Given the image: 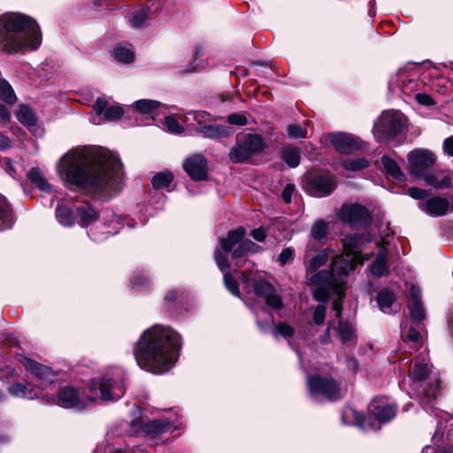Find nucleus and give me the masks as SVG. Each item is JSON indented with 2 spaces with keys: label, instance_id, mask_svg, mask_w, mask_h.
Masks as SVG:
<instances>
[{
  "label": "nucleus",
  "instance_id": "obj_1",
  "mask_svg": "<svg viewBox=\"0 0 453 453\" xmlns=\"http://www.w3.org/2000/svg\"><path fill=\"white\" fill-rule=\"evenodd\" d=\"M64 181L100 197L108 198L121 188L123 172L118 157L104 148H77L65 153L58 164Z\"/></svg>",
  "mask_w": 453,
  "mask_h": 453
},
{
  "label": "nucleus",
  "instance_id": "obj_2",
  "mask_svg": "<svg viewBox=\"0 0 453 453\" xmlns=\"http://www.w3.org/2000/svg\"><path fill=\"white\" fill-rule=\"evenodd\" d=\"M180 347L181 338L176 331L154 326L141 335L134 352L142 369L161 374L175 365Z\"/></svg>",
  "mask_w": 453,
  "mask_h": 453
},
{
  "label": "nucleus",
  "instance_id": "obj_3",
  "mask_svg": "<svg viewBox=\"0 0 453 453\" xmlns=\"http://www.w3.org/2000/svg\"><path fill=\"white\" fill-rule=\"evenodd\" d=\"M371 242L370 234H354L344 237L342 254L333 258L331 270H321L310 278V283L314 287L313 296L316 300H326L330 288L341 291L342 277L352 272L357 265L363 264L370 258L369 256H363L361 250Z\"/></svg>",
  "mask_w": 453,
  "mask_h": 453
},
{
  "label": "nucleus",
  "instance_id": "obj_4",
  "mask_svg": "<svg viewBox=\"0 0 453 453\" xmlns=\"http://www.w3.org/2000/svg\"><path fill=\"white\" fill-rule=\"evenodd\" d=\"M42 43L39 25L30 17L9 12L0 16V50L7 54L35 50Z\"/></svg>",
  "mask_w": 453,
  "mask_h": 453
},
{
  "label": "nucleus",
  "instance_id": "obj_5",
  "mask_svg": "<svg viewBox=\"0 0 453 453\" xmlns=\"http://www.w3.org/2000/svg\"><path fill=\"white\" fill-rule=\"evenodd\" d=\"M89 394L84 395L72 386H65L58 389L56 403L63 408L83 410L96 400H117L125 394V385L119 372H106L100 381L92 382L88 388Z\"/></svg>",
  "mask_w": 453,
  "mask_h": 453
},
{
  "label": "nucleus",
  "instance_id": "obj_6",
  "mask_svg": "<svg viewBox=\"0 0 453 453\" xmlns=\"http://www.w3.org/2000/svg\"><path fill=\"white\" fill-rule=\"evenodd\" d=\"M246 231L242 226L228 232L226 238H220L219 247L215 250V260L218 267L225 272L228 267L226 257L223 255L232 252V259L235 260V266L241 267L247 262L242 259L248 254L258 252L261 248L250 239L244 238Z\"/></svg>",
  "mask_w": 453,
  "mask_h": 453
},
{
  "label": "nucleus",
  "instance_id": "obj_7",
  "mask_svg": "<svg viewBox=\"0 0 453 453\" xmlns=\"http://www.w3.org/2000/svg\"><path fill=\"white\" fill-rule=\"evenodd\" d=\"M410 387L418 395L434 399L440 391V373L425 358H414L410 369Z\"/></svg>",
  "mask_w": 453,
  "mask_h": 453
},
{
  "label": "nucleus",
  "instance_id": "obj_8",
  "mask_svg": "<svg viewBox=\"0 0 453 453\" xmlns=\"http://www.w3.org/2000/svg\"><path fill=\"white\" fill-rule=\"evenodd\" d=\"M212 116L204 111H194L185 114L183 122L188 129L194 130L203 138L219 139L231 134L229 127L213 124Z\"/></svg>",
  "mask_w": 453,
  "mask_h": 453
},
{
  "label": "nucleus",
  "instance_id": "obj_9",
  "mask_svg": "<svg viewBox=\"0 0 453 453\" xmlns=\"http://www.w3.org/2000/svg\"><path fill=\"white\" fill-rule=\"evenodd\" d=\"M266 144L260 134H240L236 136L235 144L231 149L228 157L234 163H245L254 154L262 151Z\"/></svg>",
  "mask_w": 453,
  "mask_h": 453
},
{
  "label": "nucleus",
  "instance_id": "obj_10",
  "mask_svg": "<svg viewBox=\"0 0 453 453\" xmlns=\"http://www.w3.org/2000/svg\"><path fill=\"white\" fill-rule=\"evenodd\" d=\"M255 280V274L252 271H246L241 273V280L245 289L248 290L250 288H252L257 296L265 300L267 305L273 309H280L282 307V300L280 296L276 294L273 286L265 280H256L251 284V281Z\"/></svg>",
  "mask_w": 453,
  "mask_h": 453
},
{
  "label": "nucleus",
  "instance_id": "obj_11",
  "mask_svg": "<svg viewBox=\"0 0 453 453\" xmlns=\"http://www.w3.org/2000/svg\"><path fill=\"white\" fill-rule=\"evenodd\" d=\"M402 127L397 113L385 111L374 125L373 134L378 142H383L394 139L400 133Z\"/></svg>",
  "mask_w": 453,
  "mask_h": 453
},
{
  "label": "nucleus",
  "instance_id": "obj_12",
  "mask_svg": "<svg viewBox=\"0 0 453 453\" xmlns=\"http://www.w3.org/2000/svg\"><path fill=\"white\" fill-rule=\"evenodd\" d=\"M307 383L310 394L314 399L319 395L329 400H336L342 396L339 386L330 377L311 376L308 377Z\"/></svg>",
  "mask_w": 453,
  "mask_h": 453
},
{
  "label": "nucleus",
  "instance_id": "obj_13",
  "mask_svg": "<svg viewBox=\"0 0 453 453\" xmlns=\"http://www.w3.org/2000/svg\"><path fill=\"white\" fill-rule=\"evenodd\" d=\"M434 154L425 149H416L408 154L410 173L416 179L422 176L435 163Z\"/></svg>",
  "mask_w": 453,
  "mask_h": 453
},
{
  "label": "nucleus",
  "instance_id": "obj_14",
  "mask_svg": "<svg viewBox=\"0 0 453 453\" xmlns=\"http://www.w3.org/2000/svg\"><path fill=\"white\" fill-rule=\"evenodd\" d=\"M337 217L353 227L365 226L370 220V214L367 209L357 203H344L338 211Z\"/></svg>",
  "mask_w": 453,
  "mask_h": 453
},
{
  "label": "nucleus",
  "instance_id": "obj_15",
  "mask_svg": "<svg viewBox=\"0 0 453 453\" xmlns=\"http://www.w3.org/2000/svg\"><path fill=\"white\" fill-rule=\"evenodd\" d=\"M368 411L380 423H385L391 420L396 413L395 405L389 403L384 397L374 398L369 404Z\"/></svg>",
  "mask_w": 453,
  "mask_h": 453
},
{
  "label": "nucleus",
  "instance_id": "obj_16",
  "mask_svg": "<svg viewBox=\"0 0 453 453\" xmlns=\"http://www.w3.org/2000/svg\"><path fill=\"white\" fill-rule=\"evenodd\" d=\"M315 250V245L310 242L305 248V254L303 257L307 274L315 273L319 267L326 263L329 256L333 254V250L331 249H324L315 256L311 257V253Z\"/></svg>",
  "mask_w": 453,
  "mask_h": 453
},
{
  "label": "nucleus",
  "instance_id": "obj_17",
  "mask_svg": "<svg viewBox=\"0 0 453 453\" xmlns=\"http://www.w3.org/2000/svg\"><path fill=\"white\" fill-rule=\"evenodd\" d=\"M184 169L195 180H202L207 178V161L200 154L189 157L184 163Z\"/></svg>",
  "mask_w": 453,
  "mask_h": 453
},
{
  "label": "nucleus",
  "instance_id": "obj_18",
  "mask_svg": "<svg viewBox=\"0 0 453 453\" xmlns=\"http://www.w3.org/2000/svg\"><path fill=\"white\" fill-rule=\"evenodd\" d=\"M17 358L27 372H30L40 380H45L52 382L54 374L50 368L23 355H18Z\"/></svg>",
  "mask_w": 453,
  "mask_h": 453
},
{
  "label": "nucleus",
  "instance_id": "obj_19",
  "mask_svg": "<svg viewBox=\"0 0 453 453\" xmlns=\"http://www.w3.org/2000/svg\"><path fill=\"white\" fill-rule=\"evenodd\" d=\"M331 142L334 149L342 154H349L360 148L356 137L349 134L339 133L332 135Z\"/></svg>",
  "mask_w": 453,
  "mask_h": 453
},
{
  "label": "nucleus",
  "instance_id": "obj_20",
  "mask_svg": "<svg viewBox=\"0 0 453 453\" xmlns=\"http://www.w3.org/2000/svg\"><path fill=\"white\" fill-rule=\"evenodd\" d=\"M93 109L98 114L104 113V118L108 121L118 120L124 114V109L121 106H109L108 101L104 97H98L93 106Z\"/></svg>",
  "mask_w": 453,
  "mask_h": 453
},
{
  "label": "nucleus",
  "instance_id": "obj_21",
  "mask_svg": "<svg viewBox=\"0 0 453 453\" xmlns=\"http://www.w3.org/2000/svg\"><path fill=\"white\" fill-rule=\"evenodd\" d=\"M421 210L433 217L443 216L449 208V202L446 198L434 196L424 201L420 206Z\"/></svg>",
  "mask_w": 453,
  "mask_h": 453
},
{
  "label": "nucleus",
  "instance_id": "obj_22",
  "mask_svg": "<svg viewBox=\"0 0 453 453\" xmlns=\"http://www.w3.org/2000/svg\"><path fill=\"white\" fill-rule=\"evenodd\" d=\"M134 425L139 426L144 433L151 436H156L173 429V425L168 419H153L145 423L142 420H135Z\"/></svg>",
  "mask_w": 453,
  "mask_h": 453
},
{
  "label": "nucleus",
  "instance_id": "obj_23",
  "mask_svg": "<svg viewBox=\"0 0 453 453\" xmlns=\"http://www.w3.org/2000/svg\"><path fill=\"white\" fill-rule=\"evenodd\" d=\"M411 303L409 305L410 314L416 322H422L426 318L425 309L421 303V292L418 286L411 285L410 288Z\"/></svg>",
  "mask_w": 453,
  "mask_h": 453
},
{
  "label": "nucleus",
  "instance_id": "obj_24",
  "mask_svg": "<svg viewBox=\"0 0 453 453\" xmlns=\"http://www.w3.org/2000/svg\"><path fill=\"white\" fill-rule=\"evenodd\" d=\"M311 187L317 196H326L335 188L336 181L333 176L318 175L312 179Z\"/></svg>",
  "mask_w": 453,
  "mask_h": 453
},
{
  "label": "nucleus",
  "instance_id": "obj_25",
  "mask_svg": "<svg viewBox=\"0 0 453 453\" xmlns=\"http://www.w3.org/2000/svg\"><path fill=\"white\" fill-rule=\"evenodd\" d=\"M417 179L423 180L427 186H432L435 188H445L450 186L449 176L442 171H435L433 173L426 171L422 176Z\"/></svg>",
  "mask_w": 453,
  "mask_h": 453
},
{
  "label": "nucleus",
  "instance_id": "obj_26",
  "mask_svg": "<svg viewBox=\"0 0 453 453\" xmlns=\"http://www.w3.org/2000/svg\"><path fill=\"white\" fill-rule=\"evenodd\" d=\"M371 273L376 277L388 275L389 273L388 265V253L386 249H381L377 255L375 261L370 266Z\"/></svg>",
  "mask_w": 453,
  "mask_h": 453
},
{
  "label": "nucleus",
  "instance_id": "obj_27",
  "mask_svg": "<svg viewBox=\"0 0 453 453\" xmlns=\"http://www.w3.org/2000/svg\"><path fill=\"white\" fill-rule=\"evenodd\" d=\"M8 392L14 397L34 399L39 395V393L34 388H30L23 383H14L8 387Z\"/></svg>",
  "mask_w": 453,
  "mask_h": 453
},
{
  "label": "nucleus",
  "instance_id": "obj_28",
  "mask_svg": "<svg viewBox=\"0 0 453 453\" xmlns=\"http://www.w3.org/2000/svg\"><path fill=\"white\" fill-rule=\"evenodd\" d=\"M76 211L81 218L80 225L81 226H88L97 219V212L88 203L79 206Z\"/></svg>",
  "mask_w": 453,
  "mask_h": 453
},
{
  "label": "nucleus",
  "instance_id": "obj_29",
  "mask_svg": "<svg viewBox=\"0 0 453 453\" xmlns=\"http://www.w3.org/2000/svg\"><path fill=\"white\" fill-rule=\"evenodd\" d=\"M56 218L58 223L64 226H72L76 220L73 211L63 204H59L56 208Z\"/></svg>",
  "mask_w": 453,
  "mask_h": 453
},
{
  "label": "nucleus",
  "instance_id": "obj_30",
  "mask_svg": "<svg viewBox=\"0 0 453 453\" xmlns=\"http://www.w3.org/2000/svg\"><path fill=\"white\" fill-rule=\"evenodd\" d=\"M381 164L387 175L390 176L391 178L396 180H403V174L399 165L394 159L390 158L388 156H383L381 157Z\"/></svg>",
  "mask_w": 453,
  "mask_h": 453
},
{
  "label": "nucleus",
  "instance_id": "obj_31",
  "mask_svg": "<svg viewBox=\"0 0 453 453\" xmlns=\"http://www.w3.org/2000/svg\"><path fill=\"white\" fill-rule=\"evenodd\" d=\"M12 225V209L6 199L0 195V231Z\"/></svg>",
  "mask_w": 453,
  "mask_h": 453
},
{
  "label": "nucleus",
  "instance_id": "obj_32",
  "mask_svg": "<svg viewBox=\"0 0 453 453\" xmlns=\"http://www.w3.org/2000/svg\"><path fill=\"white\" fill-rule=\"evenodd\" d=\"M395 299L394 293L388 289L381 290L377 296L378 305L384 313H389Z\"/></svg>",
  "mask_w": 453,
  "mask_h": 453
},
{
  "label": "nucleus",
  "instance_id": "obj_33",
  "mask_svg": "<svg viewBox=\"0 0 453 453\" xmlns=\"http://www.w3.org/2000/svg\"><path fill=\"white\" fill-rule=\"evenodd\" d=\"M18 120L24 126L32 127L36 124V117L31 108L27 105H20L17 112Z\"/></svg>",
  "mask_w": 453,
  "mask_h": 453
},
{
  "label": "nucleus",
  "instance_id": "obj_34",
  "mask_svg": "<svg viewBox=\"0 0 453 453\" xmlns=\"http://www.w3.org/2000/svg\"><path fill=\"white\" fill-rule=\"evenodd\" d=\"M160 103L158 101L150 100V99H142L138 100L134 103L135 110L138 112L143 114H152L154 113L159 107Z\"/></svg>",
  "mask_w": 453,
  "mask_h": 453
},
{
  "label": "nucleus",
  "instance_id": "obj_35",
  "mask_svg": "<svg viewBox=\"0 0 453 453\" xmlns=\"http://www.w3.org/2000/svg\"><path fill=\"white\" fill-rule=\"evenodd\" d=\"M173 180V175L169 171L157 173L153 176L151 183L154 188L160 189L166 188Z\"/></svg>",
  "mask_w": 453,
  "mask_h": 453
},
{
  "label": "nucleus",
  "instance_id": "obj_36",
  "mask_svg": "<svg viewBox=\"0 0 453 453\" xmlns=\"http://www.w3.org/2000/svg\"><path fill=\"white\" fill-rule=\"evenodd\" d=\"M0 99L6 102L9 104H15L17 97L16 95L9 84V82L5 80H0Z\"/></svg>",
  "mask_w": 453,
  "mask_h": 453
},
{
  "label": "nucleus",
  "instance_id": "obj_37",
  "mask_svg": "<svg viewBox=\"0 0 453 453\" xmlns=\"http://www.w3.org/2000/svg\"><path fill=\"white\" fill-rule=\"evenodd\" d=\"M327 230L328 224L323 219H318L311 227V236L316 241H321L326 238Z\"/></svg>",
  "mask_w": 453,
  "mask_h": 453
},
{
  "label": "nucleus",
  "instance_id": "obj_38",
  "mask_svg": "<svg viewBox=\"0 0 453 453\" xmlns=\"http://www.w3.org/2000/svg\"><path fill=\"white\" fill-rule=\"evenodd\" d=\"M338 333L341 340L343 342H352L356 337L355 329L353 326L348 322H339Z\"/></svg>",
  "mask_w": 453,
  "mask_h": 453
},
{
  "label": "nucleus",
  "instance_id": "obj_39",
  "mask_svg": "<svg viewBox=\"0 0 453 453\" xmlns=\"http://www.w3.org/2000/svg\"><path fill=\"white\" fill-rule=\"evenodd\" d=\"M283 159L290 167H296L300 163V151L296 148L288 147L283 150Z\"/></svg>",
  "mask_w": 453,
  "mask_h": 453
},
{
  "label": "nucleus",
  "instance_id": "obj_40",
  "mask_svg": "<svg viewBox=\"0 0 453 453\" xmlns=\"http://www.w3.org/2000/svg\"><path fill=\"white\" fill-rule=\"evenodd\" d=\"M345 281H344V277H342V283L341 285V291H337L335 288H330L328 289V296L329 297V295L331 292H334L335 293L337 296H338V299L337 300H334L333 302V310L335 312V317L337 319H339L341 317V314H342V305H341V303H342V300L344 296V289H343V285H344ZM328 298L326 299V301L327 300ZM319 302H325V300H319Z\"/></svg>",
  "mask_w": 453,
  "mask_h": 453
},
{
  "label": "nucleus",
  "instance_id": "obj_41",
  "mask_svg": "<svg viewBox=\"0 0 453 453\" xmlns=\"http://www.w3.org/2000/svg\"><path fill=\"white\" fill-rule=\"evenodd\" d=\"M112 56L115 59L122 63H131L134 60L133 51L122 46H117L112 50Z\"/></svg>",
  "mask_w": 453,
  "mask_h": 453
},
{
  "label": "nucleus",
  "instance_id": "obj_42",
  "mask_svg": "<svg viewBox=\"0 0 453 453\" xmlns=\"http://www.w3.org/2000/svg\"><path fill=\"white\" fill-rule=\"evenodd\" d=\"M149 19V13L147 10H141L134 12L129 16V22L134 28H140L143 27L146 21Z\"/></svg>",
  "mask_w": 453,
  "mask_h": 453
},
{
  "label": "nucleus",
  "instance_id": "obj_43",
  "mask_svg": "<svg viewBox=\"0 0 453 453\" xmlns=\"http://www.w3.org/2000/svg\"><path fill=\"white\" fill-rule=\"evenodd\" d=\"M342 165L348 171H357L367 167L369 163L366 159L359 157L344 160Z\"/></svg>",
  "mask_w": 453,
  "mask_h": 453
},
{
  "label": "nucleus",
  "instance_id": "obj_44",
  "mask_svg": "<svg viewBox=\"0 0 453 453\" xmlns=\"http://www.w3.org/2000/svg\"><path fill=\"white\" fill-rule=\"evenodd\" d=\"M287 134L288 137L293 139L308 137V131L305 127L299 124H290L287 127Z\"/></svg>",
  "mask_w": 453,
  "mask_h": 453
},
{
  "label": "nucleus",
  "instance_id": "obj_45",
  "mask_svg": "<svg viewBox=\"0 0 453 453\" xmlns=\"http://www.w3.org/2000/svg\"><path fill=\"white\" fill-rule=\"evenodd\" d=\"M165 124L167 130L174 134H180L184 132V127L180 124L174 116H167L165 119Z\"/></svg>",
  "mask_w": 453,
  "mask_h": 453
},
{
  "label": "nucleus",
  "instance_id": "obj_46",
  "mask_svg": "<svg viewBox=\"0 0 453 453\" xmlns=\"http://www.w3.org/2000/svg\"><path fill=\"white\" fill-rule=\"evenodd\" d=\"M295 333L294 328L287 323L280 322L275 325L273 335H281L284 338H290Z\"/></svg>",
  "mask_w": 453,
  "mask_h": 453
},
{
  "label": "nucleus",
  "instance_id": "obj_47",
  "mask_svg": "<svg viewBox=\"0 0 453 453\" xmlns=\"http://www.w3.org/2000/svg\"><path fill=\"white\" fill-rule=\"evenodd\" d=\"M224 283L228 291L235 296H239L240 290L237 282L234 280L233 276L229 273H224Z\"/></svg>",
  "mask_w": 453,
  "mask_h": 453
},
{
  "label": "nucleus",
  "instance_id": "obj_48",
  "mask_svg": "<svg viewBox=\"0 0 453 453\" xmlns=\"http://www.w3.org/2000/svg\"><path fill=\"white\" fill-rule=\"evenodd\" d=\"M227 122L235 126H245L247 124V118L242 113H232L227 116Z\"/></svg>",
  "mask_w": 453,
  "mask_h": 453
},
{
  "label": "nucleus",
  "instance_id": "obj_49",
  "mask_svg": "<svg viewBox=\"0 0 453 453\" xmlns=\"http://www.w3.org/2000/svg\"><path fill=\"white\" fill-rule=\"evenodd\" d=\"M326 307L324 304H319L316 307L313 312V320L317 325L324 323L326 317Z\"/></svg>",
  "mask_w": 453,
  "mask_h": 453
},
{
  "label": "nucleus",
  "instance_id": "obj_50",
  "mask_svg": "<svg viewBox=\"0 0 453 453\" xmlns=\"http://www.w3.org/2000/svg\"><path fill=\"white\" fill-rule=\"evenodd\" d=\"M132 288L136 290H141L149 285V280L145 276L138 275L132 280Z\"/></svg>",
  "mask_w": 453,
  "mask_h": 453
},
{
  "label": "nucleus",
  "instance_id": "obj_51",
  "mask_svg": "<svg viewBox=\"0 0 453 453\" xmlns=\"http://www.w3.org/2000/svg\"><path fill=\"white\" fill-rule=\"evenodd\" d=\"M294 257V250L292 248H286L284 249L279 257L278 261L280 263V265H285L288 261H290Z\"/></svg>",
  "mask_w": 453,
  "mask_h": 453
},
{
  "label": "nucleus",
  "instance_id": "obj_52",
  "mask_svg": "<svg viewBox=\"0 0 453 453\" xmlns=\"http://www.w3.org/2000/svg\"><path fill=\"white\" fill-rule=\"evenodd\" d=\"M415 99L418 104L425 106H432L435 104L434 99L429 95L424 93L416 94Z\"/></svg>",
  "mask_w": 453,
  "mask_h": 453
},
{
  "label": "nucleus",
  "instance_id": "obj_53",
  "mask_svg": "<svg viewBox=\"0 0 453 453\" xmlns=\"http://www.w3.org/2000/svg\"><path fill=\"white\" fill-rule=\"evenodd\" d=\"M408 195L414 199H424L427 196V192L419 188H411L408 189Z\"/></svg>",
  "mask_w": 453,
  "mask_h": 453
},
{
  "label": "nucleus",
  "instance_id": "obj_54",
  "mask_svg": "<svg viewBox=\"0 0 453 453\" xmlns=\"http://www.w3.org/2000/svg\"><path fill=\"white\" fill-rule=\"evenodd\" d=\"M294 191H295V186L293 184H288L284 188V189L281 193V197L286 203H291V198H292V195H293Z\"/></svg>",
  "mask_w": 453,
  "mask_h": 453
},
{
  "label": "nucleus",
  "instance_id": "obj_55",
  "mask_svg": "<svg viewBox=\"0 0 453 453\" xmlns=\"http://www.w3.org/2000/svg\"><path fill=\"white\" fill-rule=\"evenodd\" d=\"M43 177L44 176L38 168H32L28 172V178L34 184H37Z\"/></svg>",
  "mask_w": 453,
  "mask_h": 453
},
{
  "label": "nucleus",
  "instance_id": "obj_56",
  "mask_svg": "<svg viewBox=\"0 0 453 453\" xmlns=\"http://www.w3.org/2000/svg\"><path fill=\"white\" fill-rule=\"evenodd\" d=\"M251 235L257 242H264L266 238V233L261 227L254 229L251 233Z\"/></svg>",
  "mask_w": 453,
  "mask_h": 453
},
{
  "label": "nucleus",
  "instance_id": "obj_57",
  "mask_svg": "<svg viewBox=\"0 0 453 453\" xmlns=\"http://www.w3.org/2000/svg\"><path fill=\"white\" fill-rule=\"evenodd\" d=\"M38 188L42 191L52 193L53 188L51 185L48 182V180L43 177L42 180H40L37 184H35Z\"/></svg>",
  "mask_w": 453,
  "mask_h": 453
},
{
  "label": "nucleus",
  "instance_id": "obj_58",
  "mask_svg": "<svg viewBox=\"0 0 453 453\" xmlns=\"http://www.w3.org/2000/svg\"><path fill=\"white\" fill-rule=\"evenodd\" d=\"M443 150L448 155L453 156V136H450L444 141Z\"/></svg>",
  "mask_w": 453,
  "mask_h": 453
},
{
  "label": "nucleus",
  "instance_id": "obj_59",
  "mask_svg": "<svg viewBox=\"0 0 453 453\" xmlns=\"http://www.w3.org/2000/svg\"><path fill=\"white\" fill-rule=\"evenodd\" d=\"M406 337L412 342H416L419 338V333L413 327H411L408 331Z\"/></svg>",
  "mask_w": 453,
  "mask_h": 453
},
{
  "label": "nucleus",
  "instance_id": "obj_60",
  "mask_svg": "<svg viewBox=\"0 0 453 453\" xmlns=\"http://www.w3.org/2000/svg\"><path fill=\"white\" fill-rule=\"evenodd\" d=\"M0 117L4 121H8L11 117L8 109L4 104H0Z\"/></svg>",
  "mask_w": 453,
  "mask_h": 453
},
{
  "label": "nucleus",
  "instance_id": "obj_61",
  "mask_svg": "<svg viewBox=\"0 0 453 453\" xmlns=\"http://www.w3.org/2000/svg\"><path fill=\"white\" fill-rule=\"evenodd\" d=\"M9 147H11V140L4 135H0V150H4Z\"/></svg>",
  "mask_w": 453,
  "mask_h": 453
},
{
  "label": "nucleus",
  "instance_id": "obj_62",
  "mask_svg": "<svg viewBox=\"0 0 453 453\" xmlns=\"http://www.w3.org/2000/svg\"><path fill=\"white\" fill-rule=\"evenodd\" d=\"M203 54H204V50H203V46L196 45L194 50V53H193L194 59L195 60L198 59L199 58L203 56Z\"/></svg>",
  "mask_w": 453,
  "mask_h": 453
},
{
  "label": "nucleus",
  "instance_id": "obj_63",
  "mask_svg": "<svg viewBox=\"0 0 453 453\" xmlns=\"http://www.w3.org/2000/svg\"><path fill=\"white\" fill-rule=\"evenodd\" d=\"M177 298V293L175 291H170L169 293H167V295L165 296V301H168V302H173L175 301Z\"/></svg>",
  "mask_w": 453,
  "mask_h": 453
},
{
  "label": "nucleus",
  "instance_id": "obj_64",
  "mask_svg": "<svg viewBox=\"0 0 453 453\" xmlns=\"http://www.w3.org/2000/svg\"><path fill=\"white\" fill-rule=\"evenodd\" d=\"M112 453H125L122 449H116Z\"/></svg>",
  "mask_w": 453,
  "mask_h": 453
}]
</instances>
